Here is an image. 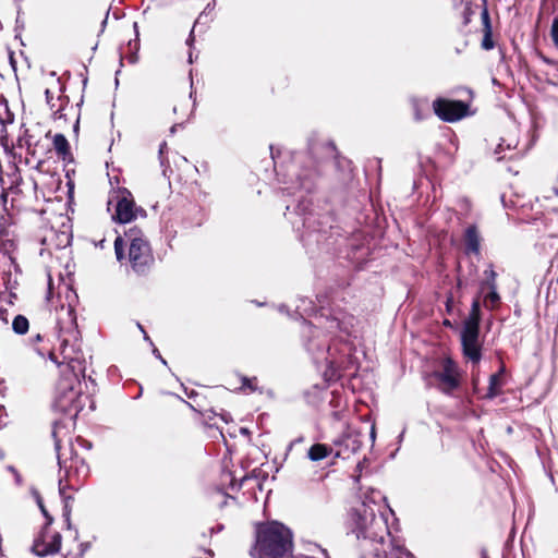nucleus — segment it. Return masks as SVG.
Returning <instances> with one entry per match:
<instances>
[{
  "label": "nucleus",
  "instance_id": "nucleus-1",
  "mask_svg": "<svg viewBox=\"0 0 558 558\" xmlns=\"http://www.w3.org/2000/svg\"><path fill=\"white\" fill-rule=\"evenodd\" d=\"M254 548L258 558H289L294 548L293 534L280 522L260 523Z\"/></svg>",
  "mask_w": 558,
  "mask_h": 558
},
{
  "label": "nucleus",
  "instance_id": "nucleus-43",
  "mask_svg": "<svg viewBox=\"0 0 558 558\" xmlns=\"http://www.w3.org/2000/svg\"><path fill=\"white\" fill-rule=\"evenodd\" d=\"M80 546L82 547L81 553H80V556H83V555H84V550L86 549V546H87V545H85V544H81Z\"/></svg>",
  "mask_w": 558,
  "mask_h": 558
},
{
  "label": "nucleus",
  "instance_id": "nucleus-17",
  "mask_svg": "<svg viewBox=\"0 0 558 558\" xmlns=\"http://www.w3.org/2000/svg\"><path fill=\"white\" fill-rule=\"evenodd\" d=\"M480 302L478 300H474L471 306V311L469 317L465 319L463 326L474 325L480 329Z\"/></svg>",
  "mask_w": 558,
  "mask_h": 558
},
{
  "label": "nucleus",
  "instance_id": "nucleus-32",
  "mask_svg": "<svg viewBox=\"0 0 558 558\" xmlns=\"http://www.w3.org/2000/svg\"><path fill=\"white\" fill-rule=\"evenodd\" d=\"M137 326H138V328L141 329V331L144 333V339H145L146 341H148V342L151 344V340H150V338L147 336V333L145 332V330H144V328L142 327V325H141V324H137Z\"/></svg>",
  "mask_w": 558,
  "mask_h": 558
},
{
  "label": "nucleus",
  "instance_id": "nucleus-42",
  "mask_svg": "<svg viewBox=\"0 0 558 558\" xmlns=\"http://www.w3.org/2000/svg\"><path fill=\"white\" fill-rule=\"evenodd\" d=\"M366 462H367V458H366V456H364L363 461L357 463V468H359V469H361V468H362V465H363L364 463H366Z\"/></svg>",
  "mask_w": 558,
  "mask_h": 558
},
{
  "label": "nucleus",
  "instance_id": "nucleus-7",
  "mask_svg": "<svg viewBox=\"0 0 558 558\" xmlns=\"http://www.w3.org/2000/svg\"><path fill=\"white\" fill-rule=\"evenodd\" d=\"M62 536L59 532L52 531L50 525L45 524L35 537L32 550L39 557H46L59 553Z\"/></svg>",
  "mask_w": 558,
  "mask_h": 558
},
{
  "label": "nucleus",
  "instance_id": "nucleus-46",
  "mask_svg": "<svg viewBox=\"0 0 558 558\" xmlns=\"http://www.w3.org/2000/svg\"><path fill=\"white\" fill-rule=\"evenodd\" d=\"M175 128H177V125H173V126L170 129L171 133H174V132H175Z\"/></svg>",
  "mask_w": 558,
  "mask_h": 558
},
{
  "label": "nucleus",
  "instance_id": "nucleus-38",
  "mask_svg": "<svg viewBox=\"0 0 558 558\" xmlns=\"http://www.w3.org/2000/svg\"><path fill=\"white\" fill-rule=\"evenodd\" d=\"M167 148V144L163 142L160 144L159 154L162 155L163 150Z\"/></svg>",
  "mask_w": 558,
  "mask_h": 558
},
{
  "label": "nucleus",
  "instance_id": "nucleus-24",
  "mask_svg": "<svg viewBox=\"0 0 558 558\" xmlns=\"http://www.w3.org/2000/svg\"><path fill=\"white\" fill-rule=\"evenodd\" d=\"M307 450V453L314 454V453H328V449L325 445L322 444H315L312 445Z\"/></svg>",
  "mask_w": 558,
  "mask_h": 558
},
{
  "label": "nucleus",
  "instance_id": "nucleus-28",
  "mask_svg": "<svg viewBox=\"0 0 558 558\" xmlns=\"http://www.w3.org/2000/svg\"><path fill=\"white\" fill-rule=\"evenodd\" d=\"M256 378H243V388H248L251 391L256 390Z\"/></svg>",
  "mask_w": 558,
  "mask_h": 558
},
{
  "label": "nucleus",
  "instance_id": "nucleus-23",
  "mask_svg": "<svg viewBox=\"0 0 558 558\" xmlns=\"http://www.w3.org/2000/svg\"><path fill=\"white\" fill-rule=\"evenodd\" d=\"M393 549L398 553L397 558H416L410 550L403 546H393Z\"/></svg>",
  "mask_w": 558,
  "mask_h": 558
},
{
  "label": "nucleus",
  "instance_id": "nucleus-4",
  "mask_svg": "<svg viewBox=\"0 0 558 558\" xmlns=\"http://www.w3.org/2000/svg\"><path fill=\"white\" fill-rule=\"evenodd\" d=\"M56 315V329L58 339L60 340V349L63 354V362L72 364L75 362L74 357L68 352V347L73 345L77 340L76 317L74 308L69 302L68 304L61 303L54 307Z\"/></svg>",
  "mask_w": 558,
  "mask_h": 558
},
{
  "label": "nucleus",
  "instance_id": "nucleus-22",
  "mask_svg": "<svg viewBox=\"0 0 558 558\" xmlns=\"http://www.w3.org/2000/svg\"><path fill=\"white\" fill-rule=\"evenodd\" d=\"M482 47L485 50H489L494 47V43L492 40V29L484 31V38L482 41Z\"/></svg>",
  "mask_w": 558,
  "mask_h": 558
},
{
  "label": "nucleus",
  "instance_id": "nucleus-15",
  "mask_svg": "<svg viewBox=\"0 0 558 558\" xmlns=\"http://www.w3.org/2000/svg\"><path fill=\"white\" fill-rule=\"evenodd\" d=\"M52 144L56 153L60 158L66 160L71 157L70 145L64 135L56 134L52 138Z\"/></svg>",
  "mask_w": 558,
  "mask_h": 558
},
{
  "label": "nucleus",
  "instance_id": "nucleus-16",
  "mask_svg": "<svg viewBox=\"0 0 558 558\" xmlns=\"http://www.w3.org/2000/svg\"><path fill=\"white\" fill-rule=\"evenodd\" d=\"M502 371L504 369H501L499 373L490 376L489 387H488V391L486 393L487 398L493 399L501 392V387L504 385L502 378H501Z\"/></svg>",
  "mask_w": 558,
  "mask_h": 558
},
{
  "label": "nucleus",
  "instance_id": "nucleus-31",
  "mask_svg": "<svg viewBox=\"0 0 558 558\" xmlns=\"http://www.w3.org/2000/svg\"><path fill=\"white\" fill-rule=\"evenodd\" d=\"M8 470L14 474L16 482H21V475L14 466H9Z\"/></svg>",
  "mask_w": 558,
  "mask_h": 558
},
{
  "label": "nucleus",
  "instance_id": "nucleus-11",
  "mask_svg": "<svg viewBox=\"0 0 558 558\" xmlns=\"http://www.w3.org/2000/svg\"><path fill=\"white\" fill-rule=\"evenodd\" d=\"M46 99L48 105L50 106V109L52 110V117L54 120H66L68 117V109L73 111V107H69V101L66 97L59 96L56 101H53V97L51 96V93L49 89H46L45 92Z\"/></svg>",
  "mask_w": 558,
  "mask_h": 558
},
{
  "label": "nucleus",
  "instance_id": "nucleus-12",
  "mask_svg": "<svg viewBox=\"0 0 558 558\" xmlns=\"http://www.w3.org/2000/svg\"><path fill=\"white\" fill-rule=\"evenodd\" d=\"M363 449V440L359 434H348L339 442L335 453H356Z\"/></svg>",
  "mask_w": 558,
  "mask_h": 558
},
{
  "label": "nucleus",
  "instance_id": "nucleus-27",
  "mask_svg": "<svg viewBox=\"0 0 558 558\" xmlns=\"http://www.w3.org/2000/svg\"><path fill=\"white\" fill-rule=\"evenodd\" d=\"M481 17L484 25V31L492 29L490 19L486 8H484V10L482 11Z\"/></svg>",
  "mask_w": 558,
  "mask_h": 558
},
{
  "label": "nucleus",
  "instance_id": "nucleus-13",
  "mask_svg": "<svg viewBox=\"0 0 558 558\" xmlns=\"http://www.w3.org/2000/svg\"><path fill=\"white\" fill-rule=\"evenodd\" d=\"M464 245L466 253L478 254L481 235L475 226H469L464 232Z\"/></svg>",
  "mask_w": 558,
  "mask_h": 558
},
{
  "label": "nucleus",
  "instance_id": "nucleus-19",
  "mask_svg": "<svg viewBox=\"0 0 558 558\" xmlns=\"http://www.w3.org/2000/svg\"><path fill=\"white\" fill-rule=\"evenodd\" d=\"M28 319L23 315H17L12 323V328L16 333L23 335L28 330Z\"/></svg>",
  "mask_w": 558,
  "mask_h": 558
},
{
  "label": "nucleus",
  "instance_id": "nucleus-8",
  "mask_svg": "<svg viewBox=\"0 0 558 558\" xmlns=\"http://www.w3.org/2000/svg\"><path fill=\"white\" fill-rule=\"evenodd\" d=\"M436 116L446 122H454L468 114L469 105L461 100L437 98L433 102Z\"/></svg>",
  "mask_w": 558,
  "mask_h": 558
},
{
  "label": "nucleus",
  "instance_id": "nucleus-25",
  "mask_svg": "<svg viewBox=\"0 0 558 558\" xmlns=\"http://www.w3.org/2000/svg\"><path fill=\"white\" fill-rule=\"evenodd\" d=\"M550 36L556 47H558V16H556L551 24Z\"/></svg>",
  "mask_w": 558,
  "mask_h": 558
},
{
  "label": "nucleus",
  "instance_id": "nucleus-44",
  "mask_svg": "<svg viewBox=\"0 0 558 558\" xmlns=\"http://www.w3.org/2000/svg\"><path fill=\"white\" fill-rule=\"evenodd\" d=\"M77 129H78V119H76V121H75L74 131H77Z\"/></svg>",
  "mask_w": 558,
  "mask_h": 558
},
{
  "label": "nucleus",
  "instance_id": "nucleus-47",
  "mask_svg": "<svg viewBox=\"0 0 558 558\" xmlns=\"http://www.w3.org/2000/svg\"><path fill=\"white\" fill-rule=\"evenodd\" d=\"M504 457H505L506 461L510 458V456H508V454H505Z\"/></svg>",
  "mask_w": 558,
  "mask_h": 558
},
{
  "label": "nucleus",
  "instance_id": "nucleus-29",
  "mask_svg": "<svg viewBox=\"0 0 558 558\" xmlns=\"http://www.w3.org/2000/svg\"><path fill=\"white\" fill-rule=\"evenodd\" d=\"M298 187L310 191L312 185L310 183L308 177H306L305 179L299 178Z\"/></svg>",
  "mask_w": 558,
  "mask_h": 558
},
{
  "label": "nucleus",
  "instance_id": "nucleus-39",
  "mask_svg": "<svg viewBox=\"0 0 558 558\" xmlns=\"http://www.w3.org/2000/svg\"><path fill=\"white\" fill-rule=\"evenodd\" d=\"M3 416H7V412L3 407H0V418H2Z\"/></svg>",
  "mask_w": 558,
  "mask_h": 558
},
{
  "label": "nucleus",
  "instance_id": "nucleus-6",
  "mask_svg": "<svg viewBox=\"0 0 558 558\" xmlns=\"http://www.w3.org/2000/svg\"><path fill=\"white\" fill-rule=\"evenodd\" d=\"M60 407L65 411L80 413L86 401H89L87 395L81 392V383L76 375L70 378L63 377L58 386Z\"/></svg>",
  "mask_w": 558,
  "mask_h": 558
},
{
  "label": "nucleus",
  "instance_id": "nucleus-9",
  "mask_svg": "<svg viewBox=\"0 0 558 558\" xmlns=\"http://www.w3.org/2000/svg\"><path fill=\"white\" fill-rule=\"evenodd\" d=\"M116 214L112 217L118 222L128 223L135 219L137 215L144 214L142 208L136 207L134 199L128 190L123 189L116 192Z\"/></svg>",
  "mask_w": 558,
  "mask_h": 558
},
{
  "label": "nucleus",
  "instance_id": "nucleus-18",
  "mask_svg": "<svg viewBox=\"0 0 558 558\" xmlns=\"http://www.w3.org/2000/svg\"><path fill=\"white\" fill-rule=\"evenodd\" d=\"M485 289H488V293L484 296V305L488 308H494L499 303V295L496 291V284L489 283Z\"/></svg>",
  "mask_w": 558,
  "mask_h": 558
},
{
  "label": "nucleus",
  "instance_id": "nucleus-45",
  "mask_svg": "<svg viewBox=\"0 0 558 558\" xmlns=\"http://www.w3.org/2000/svg\"><path fill=\"white\" fill-rule=\"evenodd\" d=\"M555 216L558 218V211H555ZM557 232H558V230H557V231L551 232V233H550V235H555Z\"/></svg>",
  "mask_w": 558,
  "mask_h": 558
},
{
  "label": "nucleus",
  "instance_id": "nucleus-2",
  "mask_svg": "<svg viewBox=\"0 0 558 558\" xmlns=\"http://www.w3.org/2000/svg\"><path fill=\"white\" fill-rule=\"evenodd\" d=\"M60 470L64 471V478L59 481V493L63 501V517L70 524V514L74 497L66 494L68 488L81 486L89 474V468L82 456H57Z\"/></svg>",
  "mask_w": 558,
  "mask_h": 558
},
{
  "label": "nucleus",
  "instance_id": "nucleus-3",
  "mask_svg": "<svg viewBox=\"0 0 558 558\" xmlns=\"http://www.w3.org/2000/svg\"><path fill=\"white\" fill-rule=\"evenodd\" d=\"M129 244V263L136 272H143L149 267L154 257L150 246L143 236L142 230L131 228L124 232V238L118 236L114 241V251L118 260L123 258V246Z\"/></svg>",
  "mask_w": 558,
  "mask_h": 558
},
{
  "label": "nucleus",
  "instance_id": "nucleus-26",
  "mask_svg": "<svg viewBox=\"0 0 558 558\" xmlns=\"http://www.w3.org/2000/svg\"><path fill=\"white\" fill-rule=\"evenodd\" d=\"M350 515H351L352 520H354L356 522V527L359 530H363L364 523H362V521H364V519L362 518L361 513L357 510L353 509V510H351Z\"/></svg>",
  "mask_w": 558,
  "mask_h": 558
},
{
  "label": "nucleus",
  "instance_id": "nucleus-30",
  "mask_svg": "<svg viewBox=\"0 0 558 558\" xmlns=\"http://www.w3.org/2000/svg\"><path fill=\"white\" fill-rule=\"evenodd\" d=\"M76 445L81 446L83 449H90V444L80 437L76 439Z\"/></svg>",
  "mask_w": 558,
  "mask_h": 558
},
{
  "label": "nucleus",
  "instance_id": "nucleus-40",
  "mask_svg": "<svg viewBox=\"0 0 558 558\" xmlns=\"http://www.w3.org/2000/svg\"><path fill=\"white\" fill-rule=\"evenodd\" d=\"M414 107H415V118H416L417 120H421V119H422V117H421V114H420L418 110L416 109V102H414Z\"/></svg>",
  "mask_w": 558,
  "mask_h": 558
},
{
  "label": "nucleus",
  "instance_id": "nucleus-20",
  "mask_svg": "<svg viewBox=\"0 0 558 558\" xmlns=\"http://www.w3.org/2000/svg\"><path fill=\"white\" fill-rule=\"evenodd\" d=\"M484 274L486 280L482 283V290H485V287L489 286V283L496 284V272L492 265L488 266Z\"/></svg>",
  "mask_w": 558,
  "mask_h": 558
},
{
  "label": "nucleus",
  "instance_id": "nucleus-33",
  "mask_svg": "<svg viewBox=\"0 0 558 558\" xmlns=\"http://www.w3.org/2000/svg\"><path fill=\"white\" fill-rule=\"evenodd\" d=\"M302 441H303V439H302V438H299V439L294 440L293 442H291V444H290V446H289V450H293V448H294L296 445L301 444Z\"/></svg>",
  "mask_w": 558,
  "mask_h": 558
},
{
  "label": "nucleus",
  "instance_id": "nucleus-14",
  "mask_svg": "<svg viewBox=\"0 0 558 558\" xmlns=\"http://www.w3.org/2000/svg\"><path fill=\"white\" fill-rule=\"evenodd\" d=\"M518 147V140L515 136H510L509 138H501V142L497 145L495 154L497 155V160H502L505 158L512 159L517 154H510L507 156L505 150H514Z\"/></svg>",
  "mask_w": 558,
  "mask_h": 558
},
{
  "label": "nucleus",
  "instance_id": "nucleus-49",
  "mask_svg": "<svg viewBox=\"0 0 558 558\" xmlns=\"http://www.w3.org/2000/svg\"><path fill=\"white\" fill-rule=\"evenodd\" d=\"M64 558H70V554H66V555L64 556Z\"/></svg>",
  "mask_w": 558,
  "mask_h": 558
},
{
  "label": "nucleus",
  "instance_id": "nucleus-41",
  "mask_svg": "<svg viewBox=\"0 0 558 558\" xmlns=\"http://www.w3.org/2000/svg\"><path fill=\"white\" fill-rule=\"evenodd\" d=\"M154 354H155L156 356H158V357L161 360V362H162L163 364H166V361L161 359V356H160V354H159V352H158V350H157V349H154Z\"/></svg>",
  "mask_w": 558,
  "mask_h": 558
},
{
  "label": "nucleus",
  "instance_id": "nucleus-10",
  "mask_svg": "<svg viewBox=\"0 0 558 558\" xmlns=\"http://www.w3.org/2000/svg\"><path fill=\"white\" fill-rule=\"evenodd\" d=\"M478 337L480 329L474 325L463 326L461 331L462 352L474 364H477L482 359V344Z\"/></svg>",
  "mask_w": 558,
  "mask_h": 558
},
{
  "label": "nucleus",
  "instance_id": "nucleus-34",
  "mask_svg": "<svg viewBox=\"0 0 558 558\" xmlns=\"http://www.w3.org/2000/svg\"><path fill=\"white\" fill-rule=\"evenodd\" d=\"M327 456H308V458L313 461H318V460H322L324 458H326Z\"/></svg>",
  "mask_w": 558,
  "mask_h": 558
},
{
  "label": "nucleus",
  "instance_id": "nucleus-35",
  "mask_svg": "<svg viewBox=\"0 0 558 558\" xmlns=\"http://www.w3.org/2000/svg\"><path fill=\"white\" fill-rule=\"evenodd\" d=\"M542 60H543L545 63H547V64L556 65V63H555L553 60H550L549 58H546V57H544V56H542Z\"/></svg>",
  "mask_w": 558,
  "mask_h": 558
},
{
  "label": "nucleus",
  "instance_id": "nucleus-5",
  "mask_svg": "<svg viewBox=\"0 0 558 558\" xmlns=\"http://www.w3.org/2000/svg\"><path fill=\"white\" fill-rule=\"evenodd\" d=\"M462 373L458 364L449 356L441 359L435 369L426 376L428 386L451 395L461 385Z\"/></svg>",
  "mask_w": 558,
  "mask_h": 558
},
{
  "label": "nucleus",
  "instance_id": "nucleus-36",
  "mask_svg": "<svg viewBox=\"0 0 558 558\" xmlns=\"http://www.w3.org/2000/svg\"><path fill=\"white\" fill-rule=\"evenodd\" d=\"M65 291H66V298L69 299L70 296L74 298V293L71 289H69L68 287H65Z\"/></svg>",
  "mask_w": 558,
  "mask_h": 558
},
{
  "label": "nucleus",
  "instance_id": "nucleus-21",
  "mask_svg": "<svg viewBox=\"0 0 558 558\" xmlns=\"http://www.w3.org/2000/svg\"><path fill=\"white\" fill-rule=\"evenodd\" d=\"M36 501H37V505L38 507L40 508L44 517L46 518V524L47 525H51L53 519L52 517L49 514V512L47 511L45 505H44V501H43V498L40 497L39 494L36 495Z\"/></svg>",
  "mask_w": 558,
  "mask_h": 558
},
{
  "label": "nucleus",
  "instance_id": "nucleus-48",
  "mask_svg": "<svg viewBox=\"0 0 558 558\" xmlns=\"http://www.w3.org/2000/svg\"><path fill=\"white\" fill-rule=\"evenodd\" d=\"M72 450H73V452H74V453H76L77 448H76V447H73V449H72Z\"/></svg>",
  "mask_w": 558,
  "mask_h": 558
},
{
  "label": "nucleus",
  "instance_id": "nucleus-37",
  "mask_svg": "<svg viewBox=\"0 0 558 558\" xmlns=\"http://www.w3.org/2000/svg\"><path fill=\"white\" fill-rule=\"evenodd\" d=\"M217 493L221 494L223 498H227L229 497V495L227 493H225V490L222 488H216Z\"/></svg>",
  "mask_w": 558,
  "mask_h": 558
}]
</instances>
